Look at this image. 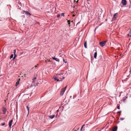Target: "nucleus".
I'll return each mask as SVG.
<instances>
[{
  "instance_id": "25",
  "label": "nucleus",
  "mask_w": 131,
  "mask_h": 131,
  "mask_svg": "<svg viewBox=\"0 0 131 131\" xmlns=\"http://www.w3.org/2000/svg\"><path fill=\"white\" fill-rule=\"evenodd\" d=\"M36 77H34V78L32 79V80L33 81H35L36 79Z\"/></svg>"
},
{
  "instance_id": "35",
  "label": "nucleus",
  "mask_w": 131,
  "mask_h": 131,
  "mask_svg": "<svg viewBox=\"0 0 131 131\" xmlns=\"http://www.w3.org/2000/svg\"><path fill=\"white\" fill-rule=\"evenodd\" d=\"M121 111H119V112H117L118 113H121Z\"/></svg>"
},
{
  "instance_id": "33",
  "label": "nucleus",
  "mask_w": 131,
  "mask_h": 131,
  "mask_svg": "<svg viewBox=\"0 0 131 131\" xmlns=\"http://www.w3.org/2000/svg\"><path fill=\"white\" fill-rule=\"evenodd\" d=\"M64 78H65V77H62V79H61L62 80L63 79H64Z\"/></svg>"
},
{
  "instance_id": "40",
  "label": "nucleus",
  "mask_w": 131,
  "mask_h": 131,
  "mask_svg": "<svg viewBox=\"0 0 131 131\" xmlns=\"http://www.w3.org/2000/svg\"><path fill=\"white\" fill-rule=\"evenodd\" d=\"M75 0H74V2H75Z\"/></svg>"
},
{
  "instance_id": "24",
  "label": "nucleus",
  "mask_w": 131,
  "mask_h": 131,
  "mask_svg": "<svg viewBox=\"0 0 131 131\" xmlns=\"http://www.w3.org/2000/svg\"><path fill=\"white\" fill-rule=\"evenodd\" d=\"M16 50L15 49H14V54H15L16 53Z\"/></svg>"
},
{
  "instance_id": "42",
  "label": "nucleus",
  "mask_w": 131,
  "mask_h": 131,
  "mask_svg": "<svg viewBox=\"0 0 131 131\" xmlns=\"http://www.w3.org/2000/svg\"><path fill=\"white\" fill-rule=\"evenodd\" d=\"M71 21V22H72V23H73V21Z\"/></svg>"
},
{
  "instance_id": "34",
  "label": "nucleus",
  "mask_w": 131,
  "mask_h": 131,
  "mask_svg": "<svg viewBox=\"0 0 131 131\" xmlns=\"http://www.w3.org/2000/svg\"><path fill=\"white\" fill-rule=\"evenodd\" d=\"M79 0H78L76 2V3H77L78 2V1Z\"/></svg>"
},
{
  "instance_id": "6",
  "label": "nucleus",
  "mask_w": 131,
  "mask_h": 131,
  "mask_svg": "<svg viewBox=\"0 0 131 131\" xmlns=\"http://www.w3.org/2000/svg\"><path fill=\"white\" fill-rule=\"evenodd\" d=\"M23 12L25 13V14L27 16H30L31 14L29 13L27 11H23Z\"/></svg>"
},
{
  "instance_id": "16",
  "label": "nucleus",
  "mask_w": 131,
  "mask_h": 131,
  "mask_svg": "<svg viewBox=\"0 0 131 131\" xmlns=\"http://www.w3.org/2000/svg\"><path fill=\"white\" fill-rule=\"evenodd\" d=\"M127 97H124L123 99V101H125L126 99H127Z\"/></svg>"
},
{
  "instance_id": "21",
  "label": "nucleus",
  "mask_w": 131,
  "mask_h": 131,
  "mask_svg": "<svg viewBox=\"0 0 131 131\" xmlns=\"http://www.w3.org/2000/svg\"><path fill=\"white\" fill-rule=\"evenodd\" d=\"M85 125H83L81 127V129H80V130L81 131L82 130V129L83 127Z\"/></svg>"
},
{
  "instance_id": "41",
  "label": "nucleus",
  "mask_w": 131,
  "mask_h": 131,
  "mask_svg": "<svg viewBox=\"0 0 131 131\" xmlns=\"http://www.w3.org/2000/svg\"><path fill=\"white\" fill-rule=\"evenodd\" d=\"M96 28H95V30H96Z\"/></svg>"
},
{
  "instance_id": "29",
  "label": "nucleus",
  "mask_w": 131,
  "mask_h": 131,
  "mask_svg": "<svg viewBox=\"0 0 131 131\" xmlns=\"http://www.w3.org/2000/svg\"><path fill=\"white\" fill-rule=\"evenodd\" d=\"M87 2L89 4L90 3V1L89 0H87Z\"/></svg>"
},
{
  "instance_id": "9",
  "label": "nucleus",
  "mask_w": 131,
  "mask_h": 131,
  "mask_svg": "<svg viewBox=\"0 0 131 131\" xmlns=\"http://www.w3.org/2000/svg\"><path fill=\"white\" fill-rule=\"evenodd\" d=\"M52 58L53 60H54L56 61H58V62H59V60L57 58H55L54 57H52Z\"/></svg>"
},
{
  "instance_id": "39",
  "label": "nucleus",
  "mask_w": 131,
  "mask_h": 131,
  "mask_svg": "<svg viewBox=\"0 0 131 131\" xmlns=\"http://www.w3.org/2000/svg\"><path fill=\"white\" fill-rule=\"evenodd\" d=\"M120 96H121V94L119 95V97H120Z\"/></svg>"
},
{
  "instance_id": "8",
  "label": "nucleus",
  "mask_w": 131,
  "mask_h": 131,
  "mask_svg": "<svg viewBox=\"0 0 131 131\" xmlns=\"http://www.w3.org/2000/svg\"><path fill=\"white\" fill-rule=\"evenodd\" d=\"M22 0H17V1L18 2V4L19 5H20V6H21V2L22 1Z\"/></svg>"
},
{
  "instance_id": "15",
  "label": "nucleus",
  "mask_w": 131,
  "mask_h": 131,
  "mask_svg": "<svg viewBox=\"0 0 131 131\" xmlns=\"http://www.w3.org/2000/svg\"><path fill=\"white\" fill-rule=\"evenodd\" d=\"M16 56H17V55L16 54H14V56L13 58V60H14V59H15V58H16Z\"/></svg>"
},
{
  "instance_id": "45",
  "label": "nucleus",
  "mask_w": 131,
  "mask_h": 131,
  "mask_svg": "<svg viewBox=\"0 0 131 131\" xmlns=\"http://www.w3.org/2000/svg\"><path fill=\"white\" fill-rule=\"evenodd\" d=\"M79 128L78 129H79Z\"/></svg>"
},
{
  "instance_id": "13",
  "label": "nucleus",
  "mask_w": 131,
  "mask_h": 131,
  "mask_svg": "<svg viewBox=\"0 0 131 131\" xmlns=\"http://www.w3.org/2000/svg\"><path fill=\"white\" fill-rule=\"evenodd\" d=\"M86 44H87L86 42L85 41L84 42V47L85 48H87Z\"/></svg>"
},
{
  "instance_id": "27",
  "label": "nucleus",
  "mask_w": 131,
  "mask_h": 131,
  "mask_svg": "<svg viewBox=\"0 0 131 131\" xmlns=\"http://www.w3.org/2000/svg\"><path fill=\"white\" fill-rule=\"evenodd\" d=\"M67 22H68V23L69 25H70V21L69 20H68Z\"/></svg>"
},
{
  "instance_id": "12",
  "label": "nucleus",
  "mask_w": 131,
  "mask_h": 131,
  "mask_svg": "<svg viewBox=\"0 0 131 131\" xmlns=\"http://www.w3.org/2000/svg\"><path fill=\"white\" fill-rule=\"evenodd\" d=\"M97 56V52H95L94 55V57L95 58H96Z\"/></svg>"
},
{
  "instance_id": "10",
  "label": "nucleus",
  "mask_w": 131,
  "mask_h": 131,
  "mask_svg": "<svg viewBox=\"0 0 131 131\" xmlns=\"http://www.w3.org/2000/svg\"><path fill=\"white\" fill-rule=\"evenodd\" d=\"M117 129V127L116 126L114 127L112 129V131H116Z\"/></svg>"
},
{
  "instance_id": "17",
  "label": "nucleus",
  "mask_w": 131,
  "mask_h": 131,
  "mask_svg": "<svg viewBox=\"0 0 131 131\" xmlns=\"http://www.w3.org/2000/svg\"><path fill=\"white\" fill-rule=\"evenodd\" d=\"M26 107H27V110L28 111V114L29 113V106H26Z\"/></svg>"
},
{
  "instance_id": "20",
  "label": "nucleus",
  "mask_w": 131,
  "mask_h": 131,
  "mask_svg": "<svg viewBox=\"0 0 131 131\" xmlns=\"http://www.w3.org/2000/svg\"><path fill=\"white\" fill-rule=\"evenodd\" d=\"M60 15L61 16H63V17H64V13H61V14Z\"/></svg>"
},
{
  "instance_id": "31",
  "label": "nucleus",
  "mask_w": 131,
  "mask_h": 131,
  "mask_svg": "<svg viewBox=\"0 0 131 131\" xmlns=\"http://www.w3.org/2000/svg\"><path fill=\"white\" fill-rule=\"evenodd\" d=\"M124 119V118H120V120H123Z\"/></svg>"
},
{
  "instance_id": "32",
  "label": "nucleus",
  "mask_w": 131,
  "mask_h": 131,
  "mask_svg": "<svg viewBox=\"0 0 131 131\" xmlns=\"http://www.w3.org/2000/svg\"><path fill=\"white\" fill-rule=\"evenodd\" d=\"M63 61L65 62V63H67V62L66 61H65V60H64V59H63Z\"/></svg>"
},
{
  "instance_id": "14",
  "label": "nucleus",
  "mask_w": 131,
  "mask_h": 131,
  "mask_svg": "<svg viewBox=\"0 0 131 131\" xmlns=\"http://www.w3.org/2000/svg\"><path fill=\"white\" fill-rule=\"evenodd\" d=\"M19 80H18L17 81V82H16V84L15 85L16 86H17L19 84Z\"/></svg>"
},
{
  "instance_id": "43",
  "label": "nucleus",
  "mask_w": 131,
  "mask_h": 131,
  "mask_svg": "<svg viewBox=\"0 0 131 131\" xmlns=\"http://www.w3.org/2000/svg\"><path fill=\"white\" fill-rule=\"evenodd\" d=\"M122 92H121L120 93H122Z\"/></svg>"
},
{
  "instance_id": "4",
  "label": "nucleus",
  "mask_w": 131,
  "mask_h": 131,
  "mask_svg": "<svg viewBox=\"0 0 131 131\" xmlns=\"http://www.w3.org/2000/svg\"><path fill=\"white\" fill-rule=\"evenodd\" d=\"M57 77L59 78V80H60V79H61V78H60V76L61 77H62L63 73H61L60 74H57Z\"/></svg>"
},
{
  "instance_id": "46",
  "label": "nucleus",
  "mask_w": 131,
  "mask_h": 131,
  "mask_svg": "<svg viewBox=\"0 0 131 131\" xmlns=\"http://www.w3.org/2000/svg\"><path fill=\"white\" fill-rule=\"evenodd\" d=\"M74 131H75V130Z\"/></svg>"
},
{
  "instance_id": "26",
  "label": "nucleus",
  "mask_w": 131,
  "mask_h": 131,
  "mask_svg": "<svg viewBox=\"0 0 131 131\" xmlns=\"http://www.w3.org/2000/svg\"><path fill=\"white\" fill-rule=\"evenodd\" d=\"M61 15L60 14H58L57 16V17L58 18H59L60 17Z\"/></svg>"
},
{
  "instance_id": "19",
  "label": "nucleus",
  "mask_w": 131,
  "mask_h": 131,
  "mask_svg": "<svg viewBox=\"0 0 131 131\" xmlns=\"http://www.w3.org/2000/svg\"><path fill=\"white\" fill-rule=\"evenodd\" d=\"M6 109H4L3 110V111L4 112V113H5L6 112Z\"/></svg>"
},
{
  "instance_id": "30",
  "label": "nucleus",
  "mask_w": 131,
  "mask_h": 131,
  "mask_svg": "<svg viewBox=\"0 0 131 131\" xmlns=\"http://www.w3.org/2000/svg\"><path fill=\"white\" fill-rule=\"evenodd\" d=\"M117 108L118 109H119L120 108H119V106H118L117 107Z\"/></svg>"
},
{
  "instance_id": "1",
  "label": "nucleus",
  "mask_w": 131,
  "mask_h": 131,
  "mask_svg": "<svg viewBox=\"0 0 131 131\" xmlns=\"http://www.w3.org/2000/svg\"><path fill=\"white\" fill-rule=\"evenodd\" d=\"M67 86H66L64 88H63L62 89L60 93V95H61L62 96L63 95L67 88Z\"/></svg>"
},
{
  "instance_id": "44",
  "label": "nucleus",
  "mask_w": 131,
  "mask_h": 131,
  "mask_svg": "<svg viewBox=\"0 0 131 131\" xmlns=\"http://www.w3.org/2000/svg\"><path fill=\"white\" fill-rule=\"evenodd\" d=\"M45 62H46V61H45Z\"/></svg>"
},
{
  "instance_id": "3",
  "label": "nucleus",
  "mask_w": 131,
  "mask_h": 131,
  "mask_svg": "<svg viewBox=\"0 0 131 131\" xmlns=\"http://www.w3.org/2000/svg\"><path fill=\"white\" fill-rule=\"evenodd\" d=\"M53 78L55 80L57 81H62V80L61 79H60V80H59V79H58L57 77L54 76Z\"/></svg>"
},
{
  "instance_id": "36",
  "label": "nucleus",
  "mask_w": 131,
  "mask_h": 131,
  "mask_svg": "<svg viewBox=\"0 0 131 131\" xmlns=\"http://www.w3.org/2000/svg\"><path fill=\"white\" fill-rule=\"evenodd\" d=\"M80 22H79L77 24H79L80 23Z\"/></svg>"
},
{
  "instance_id": "18",
  "label": "nucleus",
  "mask_w": 131,
  "mask_h": 131,
  "mask_svg": "<svg viewBox=\"0 0 131 131\" xmlns=\"http://www.w3.org/2000/svg\"><path fill=\"white\" fill-rule=\"evenodd\" d=\"M13 56L14 55L13 54H12L10 56V59H11L12 58H13Z\"/></svg>"
},
{
  "instance_id": "7",
  "label": "nucleus",
  "mask_w": 131,
  "mask_h": 131,
  "mask_svg": "<svg viewBox=\"0 0 131 131\" xmlns=\"http://www.w3.org/2000/svg\"><path fill=\"white\" fill-rule=\"evenodd\" d=\"M13 121V120L11 119L9 123V126L10 128H11V126L12 125V123Z\"/></svg>"
},
{
  "instance_id": "37",
  "label": "nucleus",
  "mask_w": 131,
  "mask_h": 131,
  "mask_svg": "<svg viewBox=\"0 0 131 131\" xmlns=\"http://www.w3.org/2000/svg\"><path fill=\"white\" fill-rule=\"evenodd\" d=\"M37 67V66H35V68H36Z\"/></svg>"
},
{
  "instance_id": "2",
  "label": "nucleus",
  "mask_w": 131,
  "mask_h": 131,
  "mask_svg": "<svg viewBox=\"0 0 131 131\" xmlns=\"http://www.w3.org/2000/svg\"><path fill=\"white\" fill-rule=\"evenodd\" d=\"M106 42V41H104L100 42L99 43L100 45L102 47H103L105 45V43Z\"/></svg>"
},
{
  "instance_id": "11",
  "label": "nucleus",
  "mask_w": 131,
  "mask_h": 131,
  "mask_svg": "<svg viewBox=\"0 0 131 131\" xmlns=\"http://www.w3.org/2000/svg\"><path fill=\"white\" fill-rule=\"evenodd\" d=\"M55 116L54 115H50L49 116V117L51 119L53 118Z\"/></svg>"
},
{
  "instance_id": "5",
  "label": "nucleus",
  "mask_w": 131,
  "mask_h": 131,
  "mask_svg": "<svg viewBox=\"0 0 131 131\" xmlns=\"http://www.w3.org/2000/svg\"><path fill=\"white\" fill-rule=\"evenodd\" d=\"M122 3L123 5H125L126 4L127 2L126 0H122Z\"/></svg>"
},
{
  "instance_id": "23",
  "label": "nucleus",
  "mask_w": 131,
  "mask_h": 131,
  "mask_svg": "<svg viewBox=\"0 0 131 131\" xmlns=\"http://www.w3.org/2000/svg\"><path fill=\"white\" fill-rule=\"evenodd\" d=\"M129 35H130L131 36V30L129 31Z\"/></svg>"
},
{
  "instance_id": "38",
  "label": "nucleus",
  "mask_w": 131,
  "mask_h": 131,
  "mask_svg": "<svg viewBox=\"0 0 131 131\" xmlns=\"http://www.w3.org/2000/svg\"><path fill=\"white\" fill-rule=\"evenodd\" d=\"M75 16V15H73V17H74Z\"/></svg>"
},
{
  "instance_id": "22",
  "label": "nucleus",
  "mask_w": 131,
  "mask_h": 131,
  "mask_svg": "<svg viewBox=\"0 0 131 131\" xmlns=\"http://www.w3.org/2000/svg\"><path fill=\"white\" fill-rule=\"evenodd\" d=\"M117 14V13H115L114 15V17L115 18V16Z\"/></svg>"
},
{
  "instance_id": "28",
  "label": "nucleus",
  "mask_w": 131,
  "mask_h": 131,
  "mask_svg": "<svg viewBox=\"0 0 131 131\" xmlns=\"http://www.w3.org/2000/svg\"><path fill=\"white\" fill-rule=\"evenodd\" d=\"M5 123H2L1 124V125H2V126H3V125H5Z\"/></svg>"
}]
</instances>
